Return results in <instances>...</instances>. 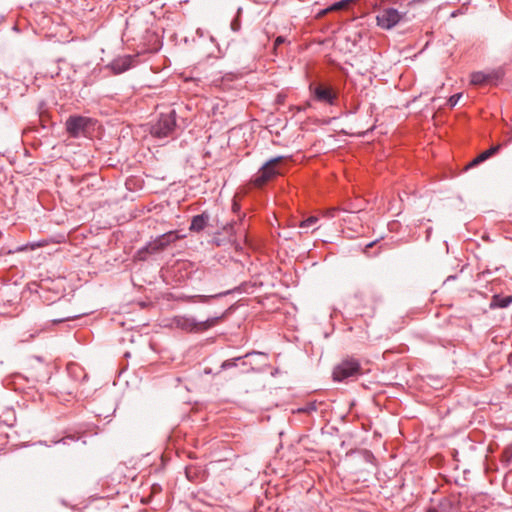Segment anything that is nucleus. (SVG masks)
Masks as SVG:
<instances>
[{"label": "nucleus", "mask_w": 512, "mask_h": 512, "mask_svg": "<svg viewBox=\"0 0 512 512\" xmlns=\"http://www.w3.org/2000/svg\"><path fill=\"white\" fill-rule=\"evenodd\" d=\"M135 63L136 56L124 55L113 59L108 65V67L112 70L114 74H121L132 68L135 65Z\"/></svg>", "instance_id": "10"}, {"label": "nucleus", "mask_w": 512, "mask_h": 512, "mask_svg": "<svg viewBox=\"0 0 512 512\" xmlns=\"http://www.w3.org/2000/svg\"><path fill=\"white\" fill-rule=\"evenodd\" d=\"M319 222V218L317 216H310L303 221L300 222L299 227L304 230V232H308L309 229L315 231L319 228L317 223Z\"/></svg>", "instance_id": "13"}, {"label": "nucleus", "mask_w": 512, "mask_h": 512, "mask_svg": "<svg viewBox=\"0 0 512 512\" xmlns=\"http://www.w3.org/2000/svg\"><path fill=\"white\" fill-rule=\"evenodd\" d=\"M179 238L180 236L176 231H169L148 242L143 250L148 253H156L166 249L170 244L174 243Z\"/></svg>", "instance_id": "6"}, {"label": "nucleus", "mask_w": 512, "mask_h": 512, "mask_svg": "<svg viewBox=\"0 0 512 512\" xmlns=\"http://www.w3.org/2000/svg\"><path fill=\"white\" fill-rule=\"evenodd\" d=\"M502 77L503 73L500 70H493L491 72L477 71L471 74L470 82L472 85H497Z\"/></svg>", "instance_id": "7"}, {"label": "nucleus", "mask_w": 512, "mask_h": 512, "mask_svg": "<svg viewBox=\"0 0 512 512\" xmlns=\"http://www.w3.org/2000/svg\"><path fill=\"white\" fill-rule=\"evenodd\" d=\"M402 19V14L395 8L381 9L376 15L377 25L382 29H392Z\"/></svg>", "instance_id": "5"}, {"label": "nucleus", "mask_w": 512, "mask_h": 512, "mask_svg": "<svg viewBox=\"0 0 512 512\" xmlns=\"http://www.w3.org/2000/svg\"><path fill=\"white\" fill-rule=\"evenodd\" d=\"M316 410L315 404H311L308 408L303 409V411Z\"/></svg>", "instance_id": "22"}, {"label": "nucleus", "mask_w": 512, "mask_h": 512, "mask_svg": "<svg viewBox=\"0 0 512 512\" xmlns=\"http://www.w3.org/2000/svg\"><path fill=\"white\" fill-rule=\"evenodd\" d=\"M204 372H205L206 374H209V373H211V369H207V368H206V369L204 370Z\"/></svg>", "instance_id": "24"}, {"label": "nucleus", "mask_w": 512, "mask_h": 512, "mask_svg": "<svg viewBox=\"0 0 512 512\" xmlns=\"http://www.w3.org/2000/svg\"><path fill=\"white\" fill-rule=\"evenodd\" d=\"M241 28V23H240V20L238 18H235L231 21V29L234 31V32H238Z\"/></svg>", "instance_id": "18"}, {"label": "nucleus", "mask_w": 512, "mask_h": 512, "mask_svg": "<svg viewBox=\"0 0 512 512\" xmlns=\"http://www.w3.org/2000/svg\"><path fill=\"white\" fill-rule=\"evenodd\" d=\"M242 359H243V357H236V358H233V359L225 360L221 364V370H226V369H229V368H232V367H236L237 366V362L238 361H242Z\"/></svg>", "instance_id": "15"}, {"label": "nucleus", "mask_w": 512, "mask_h": 512, "mask_svg": "<svg viewBox=\"0 0 512 512\" xmlns=\"http://www.w3.org/2000/svg\"><path fill=\"white\" fill-rule=\"evenodd\" d=\"M283 159V156H277L265 162L253 176L251 180L252 184L257 188H261L280 175V164Z\"/></svg>", "instance_id": "1"}, {"label": "nucleus", "mask_w": 512, "mask_h": 512, "mask_svg": "<svg viewBox=\"0 0 512 512\" xmlns=\"http://www.w3.org/2000/svg\"><path fill=\"white\" fill-rule=\"evenodd\" d=\"M359 374H361L359 361L354 358H346L334 368L333 379L335 381H344Z\"/></svg>", "instance_id": "4"}, {"label": "nucleus", "mask_w": 512, "mask_h": 512, "mask_svg": "<svg viewBox=\"0 0 512 512\" xmlns=\"http://www.w3.org/2000/svg\"><path fill=\"white\" fill-rule=\"evenodd\" d=\"M511 304H512V295L501 296L499 294H495L491 298L489 307L491 309L507 308Z\"/></svg>", "instance_id": "12"}, {"label": "nucleus", "mask_w": 512, "mask_h": 512, "mask_svg": "<svg viewBox=\"0 0 512 512\" xmlns=\"http://www.w3.org/2000/svg\"><path fill=\"white\" fill-rule=\"evenodd\" d=\"M427 512H437V510L435 508H430L427 510Z\"/></svg>", "instance_id": "23"}, {"label": "nucleus", "mask_w": 512, "mask_h": 512, "mask_svg": "<svg viewBox=\"0 0 512 512\" xmlns=\"http://www.w3.org/2000/svg\"><path fill=\"white\" fill-rule=\"evenodd\" d=\"M233 209H234V210H237V209H238V205H237L236 203L233 205Z\"/></svg>", "instance_id": "25"}, {"label": "nucleus", "mask_w": 512, "mask_h": 512, "mask_svg": "<svg viewBox=\"0 0 512 512\" xmlns=\"http://www.w3.org/2000/svg\"><path fill=\"white\" fill-rule=\"evenodd\" d=\"M89 119L83 116H70L66 120V130L72 137H78L88 126Z\"/></svg>", "instance_id": "9"}, {"label": "nucleus", "mask_w": 512, "mask_h": 512, "mask_svg": "<svg viewBox=\"0 0 512 512\" xmlns=\"http://www.w3.org/2000/svg\"><path fill=\"white\" fill-rule=\"evenodd\" d=\"M209 221V215L207 213H202L199 215L193 216L190 224V231L201 232L205 229Z\"/></svg>", "instance_id": "11"}, {"label": "nucleus", "mask_w": 512, "mask_h": 512, "mask_svg": "<svg viewBox=\"0 0 512 512\" xmlns=\"http://www.w3.org/2000/svg\"><path fill=\"white\" fill-rule=\"evenodd\" d=\"M488 158H490V155L489 153L487 152V150L483 151L482 153H480L470 164L469 166L470 167H473V166H476L482 162H484L485 160H487Z\"/></svg>", "instance_id": "16"}, {"label": "nucleus", "mask_w": 512, "mask_h": 512, "mask_svg": "<svg viewBox=\"0 0 512 512\" xmlns=\"http://www.w3.org/2000/svg\"><path fill=\"white\" fill-rule=\"evenodd\" d=\"M177 128L176 111L169 110L167 113H161L158 120L151 126L152 136L157 138H166L173 136Z\"/></svg>", "instance_id": "3"}, {"label": "nucleus", "mask_w": 512, "mask_h": 512, "mask_svg": "<svg viewBox=\"0 0 512 512\" xmlns=\"http://www.w3.org/2000/svg\"><path fill=\"white\" fill-rule=\"evenodd\" d=\"M314 99L320 103L334 105L337 100V93L329 86L319 84L313 89Z\"/></svg>", "instance_id": "8"}, {"label": "nucleus", "mask_w": 512, "mask_h": 512, "mask_svg": "<svg viewBox=\"0 0 512 512\" xmlns=\"http://www.w3.org/2000/svg\"><path fill=\"white\" fill-rule=\"evenodd\" d=\"M353 0H341V1H338V2H335L333 3L332 5H330L328 8L322 10L319 15H325L326 13L328 12H331V11H338V10H342V9H345L348 7V5L352 2Z\"/></svg>", "instance_id": "14"}, {"label": "nucleus", "mask_w": 512, "mask_h": 512, "mask_svg": "<svg viewBox=\"0 0 512 512\" xmlns=\"http://www.w3.org/2000/svg\"><path fill=\"white\" fill-rule=\"evenodd\" d=\"M235 76L233 74H227L221 79V85H224L226 81H233Z\"/></svg>", "instance_id": "21"}, {"label": "nucleus", "mask_w": 512, "mask_h": 512, "mask_svg": "<svg viewBox=\"0 0 512 512\" xmlns=\"http://www.w3.org/2000/svg\"><path fill=\"white\" fill-rule=\"evenodd\" d=\"M286 42V38L284 36H278L274 41V48L276 49L279 45Z\"/></svg>", "instance_id": "19"}, {"label": "nucleus", "mask_w": 512, "mask_h": 512, "mask_svg": "<svg viewBox=\"0 0 512 512\" xmlns=\"http://www.w3.org/2000/svg\"><path fill=\"white\" fill-rule=\"evenodd\" d=\"M223 316H216L206 319L205 321H197L193 317L177 316L173 319V324L186 332H204L216 326Z\"/></svg>", "instance_id": "2"}, {"label": "nucleus", "mask_w": 512, "mask_h": 512, "mask_svg": "<svg viewBox=\"0 0 512 512\" xmlns=\"http://www.w3.org/2000/svg\"><path fill=\"white\" fill-rule=\"evenodd\" d=\"M461 97H462V93H457V94L452 95L448 99V105L450 107H454L455 105H457V103H458V101L460 100Z\"/></svg>", "instance_id": "17"}, {"label": "nucleus", "mask_w": 512, "mask_h": 512, "mask_svg": "<svg viewBox=\"0 0 512 512\" xmlns=\"http://www.w3.org/2000/svg\"><path fill=\"white\" fill-rule=\"evenodd\" d=\"M501 145H496V146H492L491 148H489L487 150V152L489 153L490 157L493 156L494 154H496L499 149H500Z\"/></svg>", "instance_id": "20"}]
</instances>
